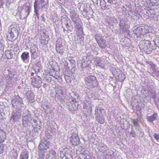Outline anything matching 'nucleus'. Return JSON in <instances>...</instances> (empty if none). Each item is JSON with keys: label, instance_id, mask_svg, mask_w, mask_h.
Returning <instances> with one entry per match:
<instances>
[{"label": "nucleus", "instance_id": "obj_1", "mask_svg": "<svg viewBox=\"0 0 159 159\" xmlns=\"http://www.w3.org/2000/svg\"><path fill=\"white\" fill-rule=\"evenodd\" d=\"M153 45H154L153 41L144 40L140 42L139 46V48L142 49L145 53L149 54L155 49V46H153Z\"/></svg>", "mask_w": 159, "mask_h": 159}, {"label": "nucleus", "instance_id": "obj_2", "mask_svg": "<svg viewBox=\"0 0 159 159\" xmlns=\"http://www.w3.org/2000/svg\"><path fill=\"white\" fill-rule=\"evenodd\" d=\"M31 8L30 5L27 3H25L22 6L19 7L18 9L20 18H26L30 13Z\"/></svg>", "mask_w": 159, "mask_h": 159}, {"label": "nucleus", "instance_id": "obj_3", "mask_svg": "<svg viewBox=\"0 0 159 159\" xmlns=\"http://www.w3.org/2000/svg\"><path fill=\"white\" fill-rule=\"evenodd\" d=\"M19 34V32L16 27L10 26L9 27L7 38L10 41H14L17 39Z\"/></svg>", "mask_w": 159, "mask_h": 159}, {"label": "nucleus", "instance_id": "obj_4", "mask_svg": "<svg viewBox=\"0 0 159 159\" xmlns=\"http://www.w3.org/2000/svg\"><path fill=\"white\" fill-rule=\"evenodd\" d=\"M55 89L56 93L55 100H58V103L59 102H62L66 98L65 90L62 87L58 85L56 86Z\"/></svg>", "mask_w": 159, "mask_h": 159}, {"label": "nucleus", "instance_id": "obj_5", "mask_svg": "<svg viewBox=\"0 0 159 159\" xmlns=\"http://www.w3.org/2000/svg\"><path fill=\"white\" fill-rule=\"evenodd\" d=\"M32 120L31 112L28 110H26L23 112L22 117L23 126L26 127L28 125L31 124Z\"/></svg>", "mask_w": 159, "mask_h": 159}, {"label": "nucleus", "instance_id": "obj_6", "mask_svg": "<svg viewBox=\"0 0 159 159\" xmlns=\"http://www.w3.org/2000/svg\"><path fill=\"white\" fill-rule=\"evenodd\" d=\"M84 80L86 84L88 86L95 87L98 85V82L95 76L92 75H88L85 78Z\"/></svg>", "mask_w": 159, "mask_h": 159}, {"label": "nucleus", "instance_id": "obj_7", "mask_svg": "<svg viewBox=\"0 0 159 159\" xmlns=\"http://www.w3.org/2000/svg\"><path fill=\"white\" fill-rule=\"evenodd\" d=\"M129 22L126 18L121 19L119 24V30L122 33L127 32L129 27Z\"/></svg>", "mask_w": 159, "mask_h": 159}, {"label": "nucleus", "instance_id": "obj_8", "mask_svg": "<svg viewBox=\"0 0 159 159\" xmlns=\"http://www.w3.org/2000/svg\"><path fill=\"white\" fill-rule=\"evenodd\" d=\"M96 42L99 47L102 49H104L106 47V41L103 39L101 34H96L94 36Z\"/></svg>", "mask_w": 159, "mask_h": 159}, {"label": "nucleus", "instance_id": "obj_9", "mask_svg": "<svg viewBox=\"0 0 159 159\" xmlns=\"http://www.w3.org/2000/svg\"><path fill=\"white\" fill-rule=\"evenodd\" d=\"M89 54V53H88L86 56L83 57L82 60L78 61V65L82 68H85L88 67L89 63L90 57Z\"/></svg>", "mask_w": 159, "mask_h": 159}, {"label": "nucleus", "instance_id": "obj_10", "mask_svg": "<svg viewBox=\"0 0 159 159\" xmlns=\"http://www.w3.org/2000/svg\"><path fill=\"white\" fill-rule=\"evenodd\" d=\"M61 20L62 22H63V20L65 21L64 23L65 25V27L67 29V31L69 30L71 32L73 30L74 27L72 22L71 20L66 15L61 16Z\"/></svg>", "mask_w": 159, "mask_h": 159}, {"label": "nucleus", "instance_id": "obj_11", "mask_svg": "<svg viewBox=\"0 0 159 159\" xmlns=\"http://www.w3.org/2000/svg\"><path fill=\"white\" fill-rule=\"evenodd\" d=\"M70 15L72 21L75 25V26L80 25V23L81 21L80 19L77 15L75 11L71 10L70 11Z\"/></svg>", "mask_w": 159, "mask_h": 159}, {"label": "nucleus", "instance_id": "obj_12", "mask_svg": "<svg viewBox=\"0 0 159 159\" xmlns=\"http://www.w3.org/2000/svg\"><path fill=\"white\" fill-rule=\"evenodd\" d=\"M42 81L41 78L38 75H36L33 77L32 80L31 84L34 87L37 88L40 87V84H42Z\"/></svg>", "mask_w": 159, "mask_h": 159}, {"label": "nucleus", "instance_id": "obj_13", "mask_svg": "<svg viewBox=\"0 0 159 159\" xmlns=\"http://www.w3.org/2000/svg\"><path fill=\"white\" fill-rule=\"evenodd\" d=\"M50 142L49 141L44 140L41 141L39 146V149L40 151H43L46 152L47 149L50 146Z\"/></svg>", "mask_w": 159, "mask_h": 159}, {"label": "nucleus", "instance_id": "obj_14", "mask_svg": "<svg viewBox=\"0 0 159 159\" xmlns=\"http://www.w3.org/2000/svg\"><path fill=\"white\" fill-rule=\"evenodd\" d=\"M12 105L13 107L18 109L20 108L21 107L23 106V100L20 98L16 99H14L12 101Z\"/></svg>", "mask_w": 159, "mask_h": 159}, {"label": "nucleus", "instance_id": "obj_15", "mask_svg": "<svg viewBox=\"0 0 159 159\" xmlns=\"http://www.w3.org/2000/svg\"><path fill=\"white\" fill-rule=\"evenodd\" d=\"M70 142L73 145L76 146L80 143V139L77 134L73 133L70 137Z\"/></svg>", "mask_w": 159, "mask_h": 159}, {"label": "nucleus", "instance_id": "obj_16", "mask_svg": "<svg viewBox=\"0 0 159 159\" xmlns=\"http://www.w3.org/2000/svg\"><path fill=\"white\" fill-rule=\"evenodd\" d=\"M49 39L48 33L43 32L41 35V43L43 45H47Z\"/></svg>", "mask_w": 159, "mask_h": 159}, {"label": "nucleus", "instance_id": "obj_17", "mask_svg": "<svg viewBox=\"0 0 159 159\" xmlns=\"http://www.w3.org/2000/svg\"><path fill=\"white\" fill-rule=\"evenodd\" d=\"M21 115V113L19 111H14L11 115V120L14 122L17 121L20 119Z\"/></svg>", "mask_w": 159, "mask_h": 159}, {"label": "nucleus", "instance_id": "obj_18", "mask_svg": "<svg viewBox=\"0 0 159 159\" xmlns=\"http://www.w3.org/2000/svg\"><path fill=\"white\" fill-rule=\"evenodd\" d=\"M106 113V111L104 109L100 107L99 106H97L96 107L95 111L94 116H96V114L98 115L101 116L104 115Z\"/></svg>", "mask_w": 159, "mask_h": 159}, {"label": "nucleus", "instance_id": "obj_19", "mask_svg": "<svg viewBox=\"0 0 159 159\" xmlns=\"http://www.w3.org/2000/svg\"><path fill=\"white\" fill-rule=\"evenodd\" d=\"M143 26H139L135 29L133 32L137 36H139L140 35L143 34V31L144 29Z\"/></svg>", "mask_w": 159, "mask_h": 159}, {"label": "nucleus", "instance_id": "obj_20", "mask_svg": "<svg viewBox=\"0 0 159 159\" xmlns=\"http://www.w3.org/2000/svg\"><path fill=\"white\" fill-rule=\"evenodd\" d=\"M56 153L53 150H50L48 152L46 157L48 159H57Z\"/></svg>", "mask_w": 159, "mask_h": 159}, {"label": "nucleus", "instance_id": "obj_21", "mask_svg": "<svg viewBox=\"0 0 159 159\" xmlns=\"http://www.w3.org/2000/svg\"><path fill=\"white\" fill-rule=\"evenodd\" d=\"M96 116L95 117L96 120L99 123L103 124L105 122V118L103 115L99 116L96 114Z\"/></svg>", "mask_w": 159, "mask_h": 159}, {"label": "nucleus", "instance_id": "obj_22", "mask_svg": "<svg viewBox=\"0 0 159 159\" xmlns=\"http://www.w3.org/2000/svg\"><path fill=\"white\" fill-rule=\"evenodd\" d=\"M29 53L27 52H25L22 53L21 55V57L23 62H25L26 61L29 59Z\"/></svg>", "mask_w": 159, "mask_h": 159}, {"label": "nucleus", "instance_id": "obj_23", "mask_svg": "<svg viewBox=\"0 0 159 159\" xmlns=\"http://www.w3.org/2000/svg\"><path fill=\"white\" fill-rule=\"evenodd\" d=\"M29 153L26 149H24L21 151L20 159H28Z\"/></svg>", "mask_w": 159, "mask_h": 159}, {"label": "nucleus", "instance_id": "obj_24", "mask_svg": "<svg viewBox=\"0 0 159 159\" xmlns=\"http://www.w3.org/2000/svg\"><path fill=\"white\" fill-rule=\"evenodd\" d=\"M84 106H85V108L87 110H88L87 114H86V116H90L92 112V107H91V104L90 103L87 104L85 103Z\"/></svg>", "mask_w": 159, "mask_h": 159}, {"label": "nucleus", "instance_id": "obj_25", "mask_svg": "<svg viewBox=\"0 0 159 159\" xmlns=\"http://www.w3.org/2000/svg\"><path fill=\"white\" fill-rule=\"evenodd\" d=\"M100 2V6L103 10L108 9L110 8V7L108 5H106V3L104 0H99Z\"/></svg>", "mask_w": 159, "mask_h": 159}, {"label": "nucleus", "instance_id": "obj_26", "mask_svg": "<svg viewBox=\"0 0 159 159\" xmlns=\"http://www.w3.org/2000/svg\"><path fill=\"white\" fill-rule=\"evenodd\" d=\"M76 28V32L77 35H80L84 34L83 29L81 25L75 26Z\"/></svg>", "mask_w": 159, "mask_h": 159}, {"label": "nucleus", "instance_id": "obj_27", "mask_svg": "<svg viewBox=\"0 0 159 159\" xmlns=\"http://www.w3.org/2000/svg\"><path fill=\"white\" fill-rule=\"evenodd\" d=\"M6 139L5 133L0 128V143L3 142Z\"/></svg>", "mask_w": 159, "mask_h": 159}, {"label": "nucleus", "instance_id": "obj_28", "mask_svg": "<svg viewBox=\"0 0 159 159\" xmlns=\"http://www.w3.org/2000/svg\"><path fill=\"white\" fill-rule=\"evenodd\" d=\"M5 56L7 60L11 59L13 58V53L11 51L7 50L5 52Z\"/></svg>", "mask_w": 159, "mask_h": 159}, {"label": "nucleus", "instance_id": "obj_29", "mask_svg": "<svg viewBox=\"0 0 159 159\" xmlns=\"http://www.w3.org/2000/svg\"><path fill=\"white\" fill-rule=\"evenodd\" d=\"M39 3H38V1L35 0L34 3V12H36L38 13V12H39L38 10L40 9V7L39 6Z\"/></svg>", "mask_w": 159, "mask_h": 159}, {"label": "nucleus", "instance_id": "obj_30", "mask_svg": "<svg viewBox=\"0 0 159 159\" xmlns=\"http://www.w3.org/2000/svg\"><path fill=\"white\" fill-rule=\"evenodd\" d=\"M50 75H52L54 78H56L59 74V72L53 69L50 70V71L49 72Z\"/></svg>", "mask_w": 159, "mask_h": 159}, {"label": "nucleus", "instance_id": "obj_31", "mask_svg": "<svg viewBox=\"0 0 159 159\" xmlns=\"http://www.w3.org/2000/svg\"><path fill=\"white\" fill-rule=\"evenodd\" d=\"M148 2L153 6L159 5V0H148Z\"/></svg>", "mask_w": 159, "mask_h": 159}, {"label": "nucleus", "instance_id": "obj_32", "mask_svg": "<svg viewBox=\"0 0 159 159\" xmlns=\"http://www.w3.org/2000/svg\"><path fill=\"white\" fill-rule=\"evenodd\" d=\"M38 48L35 44L32 45L30 48V53L38 52Z\"/></svg>", "mask_w": 159, "mask_h": 159}, {"label": "nucleus", "instance_id": "obj_33", "mask_svg": "<svg viewBox=\"0 0 159 159\" xmlns=\"http://www.w3.org/2000/svg\"><path fill=\"white\" fill-rule=\"evenodd\" d=\"M157 114L156 113H154L152 115L148 117L147 120L150 122L154 120L157 118Z\"/></svg>", "mask_w": 159, "mask_h": 159}, {"label": "nucleus", "instance_id": "obj_34", "mask_svg": "<svg viewBox=\"0 0 159 159\" xmlns=\"http://www.w3.org/2000/svg\"><path fill=\"white\" fill-rule=\"evenodd\" d=\"M107 20L108 24L110 26H113L116 23L115 21H116V20L114 18H110L108 20L107 19Z\"/></svg>", "mask_w": 159, "mask_h": 159}, {"label": "nucleus", "instance_id": "obj_35", "mask_svg": "<svg viewBox=\"0 0 159 159\" xmlns=\"http://www.w3.org/2000/svg\"><path fill=\"white\" fill-rule=\"evenodd\" d=\"M94 59L95 63V65L97 66H99L102 61L101 58L100 57H95L94 58Z\"/></svg>", "mask_w": 159, "mask_h": 159}, {"label": "nucleus", "instance_id": "obj_36", "mask_svg": "<svg viewBox=\"0 0 159 159\" xmlns=\"http://www.w3.org/2000/svg\"><path fill=\"white\" fill-rule=\"evenodd\" d=\"M118 79L120 81L122 82L124 80L125 78V75L122 73H120L118 75Z\"/></svg>", "mask_w": 159, "mask_h": 159}, {"label": "nucleus", "instance_id": "obj_37", "mask_svg": "<svg viewBox=\"0 0 159 159\" xmlns=\"http://www.w3.org/2000/svg\"><path fill=\"white\" fill-rule=\"evenodd\" d=\"M139 120L138 119H131V122L133 123V125L132 126H138L139 125Z\"/></svg>", "mask_w": 159, "mask_h": 159}, {"label": "nucleus", "instance_id": "obj_38", "mask_svg": "<svg viewBox=\"0 0 159 159\" xmlns=\"http://www.w3.org/2000/svg\"><path fill=\"white\" fill-rule=\"evenodd\" d=\"M57 52L61 56L63 54L64 52L63 47L59 48H56Z\"/></svg>", "mask_w": 159, "mask_h": 159}, {"label": "nucleus", "instance_id": "obj_39", "mask_svg": "<svg viewBox=\"0 0 159 159\" xmlns=\"http://www.w3.org/2000/svg\"><path fill=\"white\" fill-rule=\"evenodd\" d=\"M69 110L71 111L72 112L74 111L76 109V108L74 104H71V105H69L68 107Z\"/></svg>", "mask_w": 159, "mask_h": 159}, {"label": "nucleus", "instance_id": "obj_40", "mask_svg": "<svg viewBox=\"0 0 159 159\" xmlns=\"http://www.w3.org/2000/svg\"><path fill=\"white\" fill-rule=\"evenodd\" d=\"M4 107L2 105L0 106V117H3L5 115V113H4Z\"/></svg>", "mask_w": 159, "mask_h": 159}, {"label": "nucleus", "instance_id": "obj_41", "mask_svg": "<svg viewBox=\"0 0 159 159\" xmlns=\"http://www.w3.org/2000/svg\"><path fill=\"white\" fill-rule=\"evenodd\" d=\"M150 94L151 95L152 98L154 100H155L156 98V91L154 90L152 91L151 92H150Z\"/></svg>", "mask_w": 159, "mask_h": 159}, {"label": "nucleus", "instance_id": "obj_42", "mask_svg": "<svg viewBox=\"0 0 159 159\" xmlns=\"http://www.w3.org/2000/svg\"><path fill=\"white\" fill-rule=\"evenodd\" d=\"M153 41L154 42V44L156 45L157 47L159 48V36Z\"/></svg>", "mask_w": 159, "mask_h": 159}, {"label": "nucleus", "instance_id": "obj_43", "mask_svg": "<svg viewBox=\"0 0 159 159\" xmlns=\"http://www.w3.org/2000/svg\"><path fill=\"white\" fill-rule=\"evenodd\" d=\"M84 34H81L80 35H78L80 40V43L82 44L84 43Z\"/></svg>", "mask_w": 159, "mask_h": 159}, {"label": "nucleus", "instance_id": "obj_44", "mask_svg": "<svg viewBox=\"0 0 159 159\" xmlns=\"http://www.w3.org/2000/svg\"><path fill=\"white\" fill-rule=\"evenodd\" d=\"M107 151L106 155L107 156H109L110 157H111V156L113 155L114 152L113 151L111 150H107Z\"/></svg>", "mask_w": 159, "mask_h": 159}, {"label": "nucleus", "instance_id": "obj_45", "mask_svg": "<svg viewBox=\"0 0 159 159\" xmlns=\"http://www.w3.org/2000/svg\"><path fill=\"white\" fill-rule=\"evenodd\" d=\"M91 48L92 51L94 52V54H98V52L96 51L97 48L95 46L93 45L91 47Z\"/></svg>", "mask_w": 159, "mask_h": 159}, {"label": "nucleus", "instance_id": "obj_46", "mask_svg": "<svg viewBox=\"0 0 159 159\" xmlns=\"http://www.w3.org/2000/svg\"><path fill=\"white\" fill-rule=\"evenodd\" d=\"M148 63L151 66V68L153 70H154L156 69V67H157L152 62H148Z\"/></svg>", "mask_w": 159, "mask_h": 159}, {"label": "nucleus", "instance_id": "obj_47", "mask_svg": "<svg viewBox=\"0 0 159 159\" xmlns=\"http://www.w3.org/2000/svg\"><path fill=\"white\" fill-rule=\"evenodd\" d=\"M44 111L47 114H51L52 112L51 110L47 107H46V108L44 109Z\"/></svg>", "mask_w": 159, "mask_h": 159}, {"label": "nucleus", "instance_id": "obj_48", "mask_svg": "<svg viewBox=\"0 0 159 159\" xmlns=\"http://www.w3.org/2000/svg\"><path fill=\"white\" fill-rule=\"evenodd\" d=\"M60 158L61 159H68L66 156L63 152H61L60 153Z\"/></svg>", "mask_w": 159, "mask_h": 159}, {"label": "nucleus", "instance_id": "obj_49", "mask_svg": "<svg viewBox=\"0 0 159 159\" xmlns=\"http://www.w3.org/2000/svg\"><path fill=\"white\" fill-rule=\"evenodd\" d=\"M31 57L34 59L37 57L38 52L31 53Z\"/></svg>", "mask_w": 159, "mask_h": 159}, {"label": "nucleus", "instance_id": "obj_50", "mask_svg": "<svg viewBox=\"0 0 159 159\" xmlns=\"http://www.w3.org/2000/svg\"><path fill=\"white\" fill-rule=\"evenodd\" d=\"M63 47L62 44L60 42H59L58 41H57V43L56 44V48H59Z\"/></svg>", "mask_w": 159, "mask_h": 159}, {"label": "nucleus", "instance_id": "obj_51", "mask_svg": "<svg viewBox=\"0 0 159 159\" xmlns=\"http://www.w3.org/2000/svg\"><path fill=\"white\" fill-rule=\"evenodd\" d=\"M130 134L131 135L132 137H135L136 133L133 129H132L131 131L130 132Z\"/></svg>", "mask_w": 159, "mask_h": 159}, {"label": "nucleus", "instance_id": "obj_52", "mask_svg": "<svg viewBox=\"0 0 159 159\" xmlns=\"http://www.w3.org/2000/svg\"><path fill=\"white\" fill-rule=\"evenodd\" d=\"M72 66L73 67H72V69L69 70V72H70L71 74H73L75 73V71L76 70V67L75 66Z\"/></svg>", "mask_w": 159, "mask_h": 159}, {"label": "nucleus", "instance_id": "obj_53", "mask_svg": "<svg viewBox=\"0 0 159 159\" xmlns=\"http://www.w3.org/2000/svg\"><path fill=\"white\" fill-rule=\"evenodd\" d=\"M56 77L55 79L58 80L59 82H61L62 81L61 77L60 75H58Z\"/></svg>", "mask_w": 159, "mask_h": 159}, {"label": "nucleus", "instance_id": "obj_54", "mask_svg": "<svg viewBox=\"0 0 159 159\" xmlns=\"http://www.w3.org/2000/svg\"><path fill=\"white\" fill-rule=\"evenodd\" d=\"M154 138L157 140H159V134L155 133L153 135Z\"/></svg>", "mask_w": 159, "mask_h": 159}, {"label": "nucleus", "instance_id": "obj_55", "mask_svg": "<svg viewBox=\"0 0 159 159\" xmlns=\"http://www.w3.org/2000/svg\"><path fill=\"white\" fill-rule=\"evenodd\" d=\"M3 40H1V41H0V48H1L0 49H1L2 48L3 49L4 48L3 44Z\"/></svg>", "mask_w": 159, "mask_h": 159}, {"label": "nucleus", "instance_id": "obj_56", "mask_svg": "<svg viewBox=\"0 0 159 159\" xmlns=\"http://www.w3.org/2000/svg\"><path fill=\"white\" fill-rule=\"evenodd\" d=\"M69 61L70 63L72 65V66H75V62L74 60L71 59L70 60H69Z\"/></svg>", "mask_w": 159, "mask_h": 159}, {"label": "nucleus", "instance_id": "obj_57", "mask_svg": "<svg viewBox=\"0 0 159 159\" xmlns=\"http://www.w3.org/2000/svg\"><path fill=\"white\" fill-rule=\"evenodd\" d=\"M99 66L102 69H105V66L104 64H102L101 63L99 66Z\"/></svg>", "mask_w": 159, "mask_h": 159}, {"label": "nucleus", "instance_id": "obj_58", "mask_svg": "<svg viewBox=\"0 0 159 159\" xmlns=\"http://www.w3.org/2000/svg\"><path fill=\"white\" fill-rule=\"evenodd\" d=\"M102 148L104 149V151H107V150H108V147L105 145H104L102 146Z\"/></svg>", "mask_w": 159, "mask_h": 159}, {"label": "nucleus", "instance_id": "obj_59", "mask_svg": "<svg viewBox=\"0 0 159 159\" xmlns=\"http://www.w3.org/2000/svg\"><path fill=\"white\" fill-rule=\"evenodd\" d=\"M66 73H65V75H67V76L70 77V76H71V75L72 74H71V73H70V72H69V71H68L67 72H65Z\"/></svg>", "mask_w": 159, "mask_h": 159}, {"label": "nucleus", "instance_id": "obj_60", "mask_svg": "<svg viewBox=\"0 0 159 159\" xmlns=\"http://www.w3.org/2000/svg\"><path fill=\"white\" fill-rule=\"evenodd\" d=\"M73 94L76 98H78L79 97V95L76 92L73 93Z\"/></svg>", "mask_w": 159, "mask_h": 159}, {"label": "nucleus", "instance_id": "obj_61", "mask_svg": "<svg viewBox=\"0 0 159 159\" xmlns=\"http://www.w3.org/2000/svg\"><path fill=\"white\" fill-rule=\"evenodd\" d=\"M43 151H41V152H40V155H41V157H44L45 156V154L44 153V152L43 153Z\"/></svg>", "mask_w": 159, "mask_h": 159}, {"label": "nucleus", "instance_id": "obj_62", "mask_svg": "<svg viewBox=\"0 0 159 159\" xmlns=\"http://www.w3.org/2000/svg\"><path fill=\"white\" fill-rule=\"evenodd\" d=\"M3 53V52L2 50L1 49H0V57H1L2 59V54Z\"/></svg>", "mask_w": 159, "mask_h": 159}, {"label": "nucleus", "instance_id": "obj_63", "mask_svg": "<svg viewBox=\"0 0 159 159\" xmlns=\"http://www.w3.org/2000/svg\"><path fill=\"white\" fill-rule=\"evenodd\" d=\"M40 3L41 5L43 4L46 3L45 2V0H41Z\"/></svg>", "mask_w": 159, "mask_h": 159}, {"label": "nucleus", "instance_id": "obj_64", "mask_svg": "<svg viewBox=\"0 0 159 159\" xmlns=\"http://www.w3.org/2000/svg\"><path fill=\"white\" fill-rule=\"evenodd\" d=\"M107 2L110 3V4H113V0H107Z\"/></svg>", "mask_w": 159, "mask_h": 159}]
</instances>
